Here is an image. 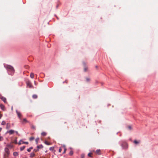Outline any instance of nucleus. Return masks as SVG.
<instances>
[{
	"mask_svg": "<svg viewBox=\"0 0 158 158\" xmlns=\"http://www.w3.org/2000/svg\"><path fill=\"white\" fill-rule=\"evenodd\" d=\"M5 152L4 154V157L6 158L8 157L10 154V151L9 149L7 148H5Z\"/></svg>",
	"mask_w": 158,
	"mask_h": 158,
	"instance_id": "1",
	"label": "nucleus"
},
{
	"mask_svg": "<svg viewBox=\"0 0 158 158\" xmlns=\"http://www.w3.org/2000/svg\"><path fill=\"white\" fill-rule=\"evenodd\" d=\"M123 148L124 149H127L128 147V144L125 142H123L121 144Z\"/></svg>",
	"mask_w": 158,
	"mask_h": 158,
	"instance_id": "2",
	"label": "nucleus"
},
{
	"mask_svg": "<svg viewBox=\"0 0 158 158\" xmlns=\"http://www.w3.org/2000/svg\"><path fill=\"white\" fill-rule=\"evenodd\" d=\"M16 112L18 117L19 118L20 120H21L22 115L21 113L19 112L17 110H16Z\"/></svg>",
	"mask_w": 158,
	"mask_h": 158,
	"instance_id": "3",
	"label": "nucleus"
},
{
	"mask_svg": "<svg viewBox=\"0 0 158 158\" xmlns=\"http://www.w3.org/2000/svg\"><path fill=\"white\" fill-rule=\"evenodd\" d=\"M26 84L30 88H31L32 87V85L30 81H28L26 82Z\"/></svg>",
	"mask_w": 158,
	"mask_h": 158,
	"instance_id": "4",
	"label": "nucleus"
},
{
	"mask_svg": "<svg viewBox=\"0 0 158 158\" xmlns=\"http://www.w3.org/2000/svg\"><path fill=\"white\" fill-rule=\"evenodd\" d=\"M7 69H9L10 70H11L12 71H14V69L13 67L10 65H8L7 66Z\"/></svg>",
	"mask_w": 158,
	"mask_h": 158,
	"instance_id": "5",
	"label": "nucleus"
},
{
	"mask_svg": "<svg viewBox=\"0 0 158 158\" xmlns=\"http://www.w3.org/2000/svg\"><path fill=\"white\" fill-rule=\"evenodd\" d=\"M0 98L5 103H6V98L4 97H3L2 96L0 95Z\"/></svg>",
	"mask_w": 158,
	"mask_h": 158,
	"instance_id": "6",
	"label": "nucleus"
},
{
	"mask_svg": "<svg viewBox=\"0 0 158 158\" xmlns=\"http://www.w3.org/2000/svg\"><path fill=\"white\" fill-rule=\"evenodd\" d=\"M22 143H24L26 144H28V143L27 142H24L22 140H20L18 144L19 145H21Z\"/></svg>",
	"mask_w": 158,
	"mask_h": 158,
	"instance_id": "7",
	"label": "nucleus"
},
{
	"mask_svg": "<svg viewBox=\"0 0 158 158\" xmlns=\"http://www.w3.org/2000/svg\"><path fill=\"white\" fill-rule=\"evenodd\" d=\"M95 153L96 154L100 155L101 154V151L100 149H98L97 150L96 152Z\"/></svg>",
	"mask_w": 158,
	"mask_h": 158,
	"instance_id": "8",
	"label": "nucleus"
},
{
	"mask_svg": "<svg viewBox=\"0 0 158 158\" xmlns=\"http://www.w3.org/2000/svg\"><path fill=\"white\" fill-rule=\"evenodd\" d=\"M84 65V70L85 72H86L88 69V67L85 66V62L83 63Z\"/></svg>",
	"mask_w": 158,
	"mask_h": 158,
	"instance_id": "9",
	"label": "nucleus"
},
{
	"mask_svg": "<svg viewBox=\"0 0 158 158\" xmlns=\"http://www.w3.org/2000/svg\"><path fill=\"white\" fill-rule=\"evenodd\" d=\"M0 107L1 109L3 110H5V106L2 104L0 105Z\"/></svg>",
	"mask_w": 158,
	"mask_h": 158,
	"instance_id": "10",
	"label": "nucleus"
},
{
	"mask_svg": "<svg viewBox=\"0 0 158 158\" xmlns=\"http://www.w3.org/2000/svg\"><path fill=\"white\" fill-rule=\"evenodd\" d=\"M7 146L8 148L11 149L13 147V146L11 144H9L7 145Z\"/></svg>",
	"mask_w": 158,
	"mask_h": 158,
	"instance_id": "11",
	"label": "nucleus"
},
{
	"mask_svg": "<svg viewBox=\"0 0 158 158\" xmlns=\"http://www.w3.org/2000/svg\"><path fill=\"white\" fill-rule=\"evenodd\" d=\"M14 132V131L11 130H10L8 132L11 135L13 134Z\"/></svg>",
	"mask_w": 158,
	"mask_h": 158,
	"instance_id": "12",
	"label": "nucleus"
},
{
	"mask_svg": "<svg viewBox=\"0 0 158 158\" xmlns=\"http://www.w3.org/2000/svg\"><path fill=\"white\" fill-rule=\"evenodd\" d=\"M13 155L15 156H18L19 155V154L17 152H14L13 153Z\"/></svg>",
	"mask_w": 158,
	"mask_h": 158,
	"instance_id": "13",
	"label": "nucleus"
},
{
	"mask_svg": "<svg viewBox=\"0 0 158 158\" xmlns=\"http://www.w3.org/2000/svg\"><path fill=\"white\" fill-rule=\"evenodd\" d=\"M127 128L129 130H131L132 129V127L131 126H127Z\"/></svg>",
	"mask_w": 158,
	"mask_h": 158,
	"instance_id": "14",
	"label": "nucleus"
},
{
	"mask_svg": "<svg viewBox=\"0 0 158 158\" xmlns=\"http://www.w3.org/2000/svg\"><path fill=\"white\" fill-rule=\"evenodd\" d=\"M30 76L31 78H33L34 76V74L32 73H31L30 75Z\"/></svg>",
	"mask_w": 158,
	"mask_h": 158,
	"instance_id": "15",
	"label": "nucleus"
},
{
	"mask_svg": "<svg viewBox=\"0 0 158 158\" xmlns=\"http://www.w3.org/2000/svg\"><path fill=\"white\" fill-rule=\"evenodd\" d=\"M43 146L42 145H40L37 146V147L38 149L39 148H43Z\"/></svg>",
	"mask_w": 158,
	"mask_h": 158,
	"instance_id": "16",
	"label": "nucleus"
},
{
	"mask_svg": "<svg viewBox=\"0 0 158 158\" xmlns=\"http://www.w3.org/2000/svg\"><path fill=\"white\" fill-rule=\"evenodd\" d=\"M27 121L26 120V119L25 118H24L22 121V123H27Z\"/></svg>",
	"mask_w": 158,
	"mask_h": 158,
	"instance_id": "17",
	"label": "nucleus"
},
{
	"mask_svg": "<svg viewBox=\"0 0 158 158\" xmlns=\"http://www.w3.org/2000/svg\"><path fill=\"white\" fill-rule=\"evenodd\" d=\"M41 135L43 136H46L47 135V133L45 132H43L41 134Z\"/></svg>",
	"mask_w": 158,
	"mask_h": 158,
	"instance_id": "18",
	"label": "nucleus"
},
{
	"mask_svg": "<svg viewBox=\"0 0 158 158\" xmlns=\"http://www.w3.org/2000/svg\"><path fill=\"white\" fill-rule=\"evenodd\" d=\"M140 142V141H137L136 140H135L134 141V143L135 144H139V143Z\"/></svg>",
	"mask_w": 158,
	"mask_h": 158,
	"instance_id": "19",
	"label": "nucleus"
},
{
	"mask_svg": "<svg viewBox=\"0 0 158 158\" xmlns=\"http://www.w3.org/2000/svg\"><path fill=\"white\" fill-rule=\"evenodd\" d=\"M32 97L34 99H36L37 98V95L34 94L33 95Z\"/></svg>",
	"mask_w": 158,
	"mask_h": 158,
	"instance_id": "20",
	"label": "nucleus"
},
{
	"mask_svg": "<svg viewBox=\"0 0 158 158\" xmlns=\"http://www.w3.org/2000/svg\"><path fill=\"white\" fill-rule=\"evenodd\" d=\"M25 148V146H23V147H21L20 148V150L21 151L23 150Z\"/></svg>",
	"mask_w": 158,
	"mask_h": 158,
	"instance_id": "21",
	"label": "nucleus"
},
{
	"mask_svg": "<svg viewBox=\"0 0 158 158\" xmlns=\"http://www.w3.org/2000/svg\"><path fill=\"white\" fill-rule=\"evenodd\" d=\"M35 155V153H34L32 152L30 156L31 157H33V156H34Z\"/></svg>",
	"mask_w": 158,
	"mask_h": 158,
	"instance_id": "22",
	"label": "nucleus"
},
{
	"mask_svg": "<svg viewBox=\"0 0 158 158\" xmlns=\"http://www.w3.org/2000/svg\"><path fill=\"white\" fill-rule=\"evenodd\" d=\"M86 81L87 82H89L90 80V79L89 78H88V77H86Z\"/></svg>",
	"mask_w": 158,
	"mask_h": 158,
	"instance_id": "23",
	"label": "nucleus"
},
{
	"mask_svg": "<svg viewBox=\"0 0 158 158\" xmlns=\"http://www.w3.org/2000/svg\"><path fill=\"white\" fill-rule=\"evenodd\" d=\"M34 139V137H32L30 138L29 140L30 141H32Z\"/></svg>",
	"mask_w": 158,
	"mask_h": 158,
	"instance_id": "24",
	"label": "nucleus"
},
{
	"mask_svg": "<svg viewBox=\"0 0 158 158\" xmlns=\"http://www.w3.org/2000/svg\"><path fill=\"white\" fill-rule=\"evenodd\" d=\"M44 143H45L47 145H50V143L48 142L47 141H45Z\"/></svg>",
	"mask_w": 158,
	"mask_h": 158,
	"instance_id": "25",
	"label": "nucleus"
},
{
	"mask_svg": "<svg viewBox=\"0 0 158 158\" xmlns=\"http://www.w3.org/2000/svg\"><path fill=\"white\" fill-rule=\"evenodd\" d=\"M32 149V147H31V148H28V149H27V151L28 152H30L31 151V149Z\"/></svg>",
	"mask_w": 158,
	"mask_h": 158,
	"instance_id": "26",
	"label": "nucleus"
},
{
	"mask_svg": "<svg viewBox=\"0 0 158 158\" xmlns=\"http://www.w3.org/2000/svg\"><path fill=\"white\" fill-rule=\"evenodd\" d=\"M39 140V138H37L35 139V141L36 142V144L38 143V141Z\"/></svg>",
	"mask_w": 158,
	"mask_h": 158,
	"instance_id": "27",
	"label": "nucleus"
},
{
	"mask_svg": "<svg viewBox=\"0 0 158 158\" xmlns=\"http://www.w3.org/2000/svg\"><path fill=\"white\" fill-rule=\"evenodd\" d=\"M69 154L71 156L73 155V152L72 151H71L69 152Z\"/></svg>",
	"mask_w": 158,
	"mask_h": 158,
	"instance_id": "28",
	"label": "nucleus"
},
{
	"mask_svg": "<svg viewBox=\"0 0 158 158\" xmlns=\"http://www.w3.org/2000/svg\"><path fill=\"white\" fill-rule=\"evenodd\" d=\"M6 124V122L4 121H2V125H5Z\"/></svg>",
	"mask_w": 158,
	"mask_h": 158,
	"instance_id": "29",
	"label": "nucleus"
},
{
	"mask_svg": "<svg viewBox=\"0 0 158 158\" xmlns=\"http://www.w3.org/2000/svg\"><path fill=\"white\" fill-rule=\"evenodd\" d=\"M92 153H89L88 154V156L90 157H92L91 155Z\"/></svg>",
	"mask_w": 158,
	"mask_h": 158,
	"instance_id": "30",
	"label": "nucleus"
},
{
	"mask_svg": "<svg viewBox=\"0 0 158 158\" xmlns=\"http://www.w3.org/2000/svg\"><path fill=\"white\" fill-rule=\"evenodd\" d=\"M13 143L16 144H17V140L16 139L14 140V141L13 142Z\"/></svg>",
	"mask_w": 158,
	"mask_h": 158,
	"instance_id": "31",
	"label": "nucleus"
},
{
	"mask_svg": "<svg viewBox=\"0 0 158 158\" xmlns=\"http://www.w3.org/2000/svg\"><path fill=\"white\" fill-rule=\"evenodd\" d=\"M66 148H65V147H64V151L63 153H65L66 152Z\"/></svg>",
	"mask_w": 158,
	"mask_h": 158,
	"instance_id": "32",
	"label": "nucleus"
},
{
	"mask_svg": "<svg viewBox=\"0 0 158 158\" xmlns=\"http://www.w3.org/2000/svg\"><path fill=\"white\" fill-rule=\"evenodd\" d=\"M84 155L82 154L81 156V158H84Z\"/></svg>",
	"mask_w": 158,
	"mask_h": 158,
	"instance_id": "33",
	"label": "nucleus"
},
{
	"mask_svg": "<svg viewBox=\"0 0 158 158\" xmlns=\"http://www.w3.org/2000/svg\"><path fill=\"white\" fill-rule=\"evenodd\" d=\"M61 151H62V149L61 148H60L59 150V152L60 153L61 152Z\"/></svg>",
	"mask_w": 158,
	"mask_h": 158,
	"instance_id": "34",
	"label": "nucleus"
},
{
	"mask_svg": "<svg viewBox=\"0 0 158 158\" xmlns=\"http://www.w3.org/2000/svg\"><path fill=\"white\" fill-rule=\"evenodd\" d=\"M34 151L35 152H37L38 151V149H34Z\"/></svg>",
	"mask_w": 158,
	"mask_h": 158,
	"instance_id": "35",
	"label": "nucleus"
},
{
	"mask_svg": "<svg viewBox=\"0 0 158 158\" xmlns=\"http://www.w3.org/2000/svg\"><path fill=\"white\" fill-rule=\"evenodd\" d=\"M68 82V80H65V81H64V82H63V83H64V82H65L66 83H67Z\"/></svg>",
	"mask_w": 158,
	"mask_h": 158,
	"instance_id": "36",
	"label": "nucleus"
},
{
	"mask_svg": "<svg viewBox=\"0 0 158 158\" xmlns=\"http://www.w3.org/2000/svg\"><path fill=\"white\" fill-rule=\"evenodd\" d=\"M32 127V128L34 129H35V126H33Z\"/></svg>",
	"mask_w": 158,
	"mask_h": 158,
	"instance_id": "37",
	"label": "nucleus"
},
{
	"mask_svg": "<svg viewBox=\"0 0 158 158\" xmlns=\"http://www.w3.org/2000/svg\"><path fill=\"white\" fill-rule=\"evenodd\" d=\"M2 116V114L0 113V119L1 118Z\"/></svg>",
	"mask_w": 158,
	"mask_h": 158,
	"instance_id": "38",
	"label": "nucleus"
},
{
	"mask_svg": "<svg viewBox=\"0 0 158 158\" xmlns=\"http://www.w3.org/2000/svg\"><path fill=\"white\" fill-rule=\"evenodd\" d=\"M50 150H51V149H53V148H52V147H51L50 148Z\"/></svg>",
	"mask_w": 158,
	"mask_h": 158,
	"instance_id": "39",
	"label": "nucleus"
},
{
	"mask_svg": "<svg viewBox=\"0 0 158 158\" xmlns=\"http://www.w3.org/2000/svg\"><path fill=\"white\" fill-rule=\"evenodd\" d=\"M2 130V128L1 127H0V132Z\"/></svg>",
	"mask_w": 158,
	"mask_h": 158,
	"instance_id": "40",
	"label": "nucleus"
},
{
	"mask_svg": "<svg viewBox=\"0 0 158 158\" xmlns=\"http://www.w3.org/2000/svg\"><path fill=\"white\" fill-rule=\"evenodd\" d=\"M16 134H18V132L17 131H16Z\"/></svg>",
	"mask_w": 158,
	"mask_h": 158,
	"instance_id": "41",
	"label": "nucleus"
},
{
	"mask_svg": "<svg viewBox=\"0 0 158 158\" xmlns=\"http://www.w3.org/2000/svg\"><path fill=\"white\" fill-rule=\"evenodd\" d=\"M8 124H9L7 123V125L8 126Z\"/></svg>",
	"mask_w": 158,
	"mask_h": 158,
	"instance_id": "42",
	"label": "nucleus"
},
{
	"mask_svg": "<svg viewBox=\"0 0 158 158\" xmlns=\"http://www.w3.org/2000/svg\"><path fill=\"white\" fill-rule=\"evenodd\" d=\"M48 139H50V137H48Z\"/></svg>",
	"mask_w": 158,
	"mask_h": 158,
	"instance_id": "43",
	"label": "nucleus"
},
{
	"mask_svg": "<svg viewBox=\"0 0 158 158\" xmlns=\"http://www.w3.org/2000/svg\"><path fill=\"white\" fill-rule=\"evenodd\" d=\"M23 158H26V157H25V158L23 157Z\"/></svg>",
	"mask_w": 158,
	"mask_h": 158,
	"instance_id": "44",
	"label": "nucleus"
}]
</instances>
